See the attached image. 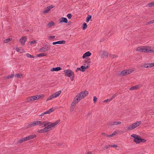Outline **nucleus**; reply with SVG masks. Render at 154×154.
Instances as JSON below:
<instances>
[{
  "label": "nucleus",
  "mask_w": 154,
  "mask_h": 154,
  "mask_svg": "<svg viewBox=\"0 0 154 154\" xmlns=\"http://www.w3.org/2000/svg\"><path fill=\"white\" fill-rule=\"evenodd\" d=\"M88 92L85 91L84 92H81L77 94L75 97V99L77 100V102H79L81 100L88 95Z\"/></svg>",
  "instance_id": "f257e3e1"
},
{
  "label": "nucleus",
  "mask_w": 154,
  "mask_h": 154,
  "mask_svg": "<svg viewBox=\"0 0 154 154\" xmlns=\"http://www.w3.org/2000/svg\"><path fill=\"white\" fill-rule=\"evenodd\" d=\"M141 123V121L137 122L131 125L128 126L126 127V130L128 131L132 130L139 126Z\"/></svg>",
  "instance_id": "f03ea898"
},
{
  "label": "nucleus",
  "mask_w": 154,
  "mask_h": 154,
  "mask_svg": "<svg viewBox=\"0 0 154 154\" xmlns=\"http://www.w3.org/2000/svg\"><path fill=\"white\" fill-rule=\"evenodd\" d=\"M66 75L70 77L71 81L73 80L74 77V74L73 72L70 69H67L64 70Z\"/></svg>",
  "instance_id": "7ed1b4c3"
},
{
  "label": "nucleus",
  "mask_w": 154,
  "mask_h": 154,
  "mask_svg": "<svg viewBox=\"0 0 154 154\" xmlns=\"http://www.w3.org/2000/svg\"><path fill=\"white\" fill-rule=\"evenodd\" d=\"M150 48H151V47L149 46H141L137 48L136 50L137 51L148 53L149 49Z\"/></svg>",
  "instance_id": "20e7f679"
},
{
  "label": "nucleus",
  "mask_w": 154,
  "mask_h": 154,
  "mask_svg": "<svg viewBox=\"0 0 154 154\" xmlns=\"http://www.w3.org/2000/svg\"><path fill=\"white\" fill-rule=\"evenodd\" d=\"M42 123V121H36L33 122H30L27 125V128H29L32 126H34L39 125Z\"/></svg>",
  "instance_id": "39448f33"
},
{
  "label": "nucleus",
  "mask_w": 154,
  "mask_h": 154,
  "mask_svg": "<svg viewBox=\"0 0 154 154\" xmlns=\"http://www.w3.org/2000/svg\"><path fill=\"white\" fill-rule=\"evenodd\" d=\"M60 122V120L59 119L57 120L56 121L52 123L50 122H47V125H49L50 127V128L51 129L52 128L54 127L56 125H57L58 123H59Z\"/></svg>",
  "instance_id": "423d86ee"
},
{
  "label": "nucleus",
  "mask_w": 154,
  "mask_h": 154,
  "mask_svg": "<svg viewBox=\"0 0 154 154\" xmlns=\"http://www.w3.org/2000/svg\"><path fill=\"white\" fill-rule=\"evenodd\" d=\"M50 49V47L48 45H46L40 49L39 50L42 52L48 51Z\"/></svg>",
  "instance_id": "0eeeda50"
},
{
  "label": "nucleus",
  "mask_w": 154,
  "mask_h": 154,
  "mask_svg": "<svg viewBox=\"0 0 154 154\" xmlns=\"http://www.w3.org/2000/svg\"><path fill=\"white\" fill-rule=\"evenodd\" d=\"M146 140L143 139H141L140 136H138V137L136 138L135 140L134 141L136 143H139L141 142H144L146 141Z\"/></svg>",
  "instance_id": "6e6552de"
},
{
  "label": "nucleus",
  "mask_w": 154,
  "mask_h": 154,
  "mask_svg": "<svg viewBox=\"0 0 154 154\" xmlns=\"http://www.w3.org/2000/svg\"><path fill=\"white\" fill-rule=\"evenodd\" d=\"M27 39L25 36H22L20 39L19 42L21 43L22 45H24L25 44V42L26 41Z\"/></svg>",
  "instance_id": "1a4fd4ad"
},
{
  "label": "nucleus",
  "mask_w": 154,
  "mask_h": 154,
  "mask_svg": "<svg viewBox=\"0 0 154 154\" xmlns=\"http://www.w3.org/2000/svg\"><path fill=\"white\" fill-rule=\"evenodd\" d=\"M99 53L100 55L103 57H107L108 56V53L104 51H101Z\"/></svg>",
  "instance_id": "9d476101"
},
{
  "label": "nucleus",
  "mask_w": 154,
  "mask_h": 154,
  "mask_svg": "<svg viewBox=\"0 0 154 154\" xmlns=\"http://www.w3.org/2000/svg\"><path fill=\"white\" fill-rule=\"evenodd\" d=\"M121 123L120 122H111L109 123L108 126H111L113 125H120Z\"/></svg>",
  "instance_id": "9b49d317"
},
{
  "label": "nucleus",
  "mask_w": 154,
  "mask_h": 154,
  "mask_svg": "<svg viewBox=\"0 0 154 154\" xmlns=\"http://www.w3.org/2000/svg\"><path fill=\"white\" fill-rule=\"evenodd\" d=\"M53 8V7L51 5H50L47 7L46 9L43 11L44 14H46L52 8Z\"/></svg>",
  "instance_id": "f8f14e48"
},
{
  "label": "nucleus",
  "mask_w": 154,
  "mask_h": 154,
  "mask_svg": "<svg viewBox=\"0 0 154 154\" xmlns=\"http://www.w3.org/2000/svg\"><path fill=\"white\" fill-rule=\"evenodd\" d=\"M65 43V41L64 40L59 41H58L53 42L52 43L53 45H55L57 44H64Z\"/></svg>",
  "instance_id": "ddd939ff"
},
{
  "label": "nucleus",
  "mask_w": 154,
  "mask_h": 154,
  "mask_svg": "<svg viewBox=\"0 0 154 154\" xmlns=\"http://www.w3.org/2000/svg\"><path fill=\"white\" fill-rule=\"evenodd\" d=\"M141 86L140 85H137L135 86L130 88L129 89L131 91L136 90L140 88L141 87Z\"/></svg>",
  "instance_id": "4468645a"
},
{
  "label": "nucleus",
  "mask_w": 154,
  "mask_h": 154,
  "mask_svg": "<svg viewBox=\"0 0 154 154\" xmlns=\"http://www.w3.org/2000/svg\"><path fill=\"white\" fill-rule=\"evenodd\" d=\"M91 55V53L89 51H88L83 54L82 56L83 58H85L87 57L90 56Z\"/></svg>",
  "instance_id": "2eb2a0df"
},
{
  "label": "nucleus",
  "mask_w": 154,
  "mask_h": 154,
  "mask_svg": "<svg viewBox=\"0 0 154 154\" xmlns=\"http://www.w3.org/2000/svg\"><path fill=\"white\" fill-rule=\"evenodd\" d=\"M61 69L60 67H58L56 68H52L51 70V71H58L60 70Z\"/></svg>",
  "instance_id": "dca6fc26"
},
{
  "label": "nucleus",
  "mask_w": 154,
  "mask_h": 154,
  "mask_svg": "<svg viewBox=\"0 0 154 154\" xmlns=\"http://www.w3.org/2000/svg\"><path fill=\"white\" fill-rule=\"evenodd\" d=\"M61 92V91H59L53 94L54 96L55 97H56L60 94Z\"/></svg>",
  "instance_id": "f3484780"
},
{
  "label": "nucleus",
  "mask_w": 154,
  "mask_h": 154,
  "mask_svg": "<svg viewBox=\"0 0 154 154\" xmlns=\"http://www.w3.org/2000/svg\"><path fill=\"white\" fill-rule=\"evenodd\" d=\"M64 22L65 23H67L68 20L65 17H62L61 19V20L60 23Z\"/></svg>",
  "instance_id": "a211bd4d"
},
{
  "label": "nucleus",
  "mask_w": 154,
  "mask_h": 154,
  "mask_svg": "<svg viewBox=\"0 0 154 154\" xmlns=\"http://www.w3.org/2000/svg\"><path fill=\"white\" fill-rule=\"evenodd\" d=\"M47 121H45L43 122H42V123L39 124V126H41L42 127H43L46 126L47 124Z\"/></svg>",
  "instance_id": "6ab92c4d"
},
{
  "label": "nucleus",
  "mask_w": 154,
  "mask_h": 154,
  "mask_svg": "<svg viewBox=\"0 0 154 154\" xmlns=\"http://www.w3.org/2000/svg\"><path fill=\"white\" fill-rule=\"evenodd\" d=\"M88 67V66H81V71L82 72H84L85 70L87 69Z\"/></svg>",
  "instance_id": "aec40b11"
},
{
  "label": "nucleus",
  "mask_w": 154,
  "mask_h": 154,
  "mask_svg": "<svg viewBox=\"0 0 154 154\" xmlns=\"http://www.w3.org/2000/svg\"><path fill=\"white\" fill-rule=\"evenodd\" d=\"M54 24V23L53 22L51 21L49 23L47 26V27L48 28H50L52 26H53Z\"/></svg>",
  "instance_id": "412c9836"
},
{
  "label": "nucleus",
  "mask_w": 154,
  "mask_h": 154,
  "mask_svg": "<svg viewBox=\"0 0 154 154\" xmlns=\"http://www.w3.org/2000/svg\"><path fill=\"white\" fill-rule=\"evenodd\" d=\"M77 100H76V99H75V97L74 99V100L72 103V104H71V107H73V106H75V105L79 102H77Z\"/></svg>",
  "instance_id": "4be33fe9"
},
{
  "label": "nucleus",
  "mask_w": 154,
  "mask_h": 154,
  "mask_svg": "<svg viewBox=\"0 0 154 154\" xmlns=\"http://www.w3.org/2000/svg\"><path fill=\"white\" fill-rule=\"evenodd\" d=\"M37 132L38 133H43L47 132L45 128H43V129L38 130Z\"/></svg>",
  "instance_id": "5701e85b"
},
{
  "label": "nucleus",
  "mask_w": 154,
  "mask_h": 154,
  "mask_svg": "<svg viewBox=\"0 0 154 154\" xmlns=\"http://www.w3.org/2000/svg\"><path fill=\"white\" fill-rule=\"evenodd\" d=\"M27 137L28 140H29L30 139H32L36 137V135H32L27 136Z\"/></svg>",
  "instance_id": "b1692460"
},
{
  "label": "nucleus",
  "mask_w": 154,
  "mask_h": 154,
  "mask_svg": "<svg viewBox=\"0 0 154 154\" xmlns=\"http://www.w3.org/2000/svg\"><path fill=\"white\" fill-rule=\"evenodd\" d=\"M32 101V99L31 97H27L26 100V102L28 103Z\"/></svg>",
  "instance_id": "393cba45"
},
{
  "label": "nucleus",
  "mask_w": 154,
  "mask_h": 154,
  "mask_svg": "<svg viewBox=\"0 0 154 154\" xmlns=\"http://www.w3.org/2000/svg\"><path fill=\"white\" fill-rule=\"evenodd\" d=\"M16 50L18 52H20V53L23 52H24V51L23 49H22L21 47H19L18 48H17Z\"/></svg>",
  "instance_id": "a878e982"
},
{
  "label": "nucleus",
  "mask_w": 154,
  "mask_h": 154,
  "mask_svg": "<svg viewBox=\"0 0 154 154\" xmlns=\"http://www.w3.org/2000/svg\"><path fill=\"white\" fill-rule=\"evenodd\" d=\"M45 129L47 132L51 129L50 128V126H49V125H46V126H45Z\"/></svg>",
  "instance_id": "bb28decb"
},
{
  "label": "nucleus",
  "mask_w": 154,
  "mask_h": 154,
  "mask_svg": "<svg viewBox=\"0 0 154 154\" xmlns=\"http://www.w3.org/2000/svg\"><path fill=\"white\" fill-rule=\"evenodd\" d=\"M12 40V39L11 38H8L4 40V42L5 43H7L11 41Z\"/></svg>",
  "instance_id": "cd10ccee"
},
{
  "label": "nucleus",
  "mask_w": 154,
  "mask_h": 154,
  "mask_svg": "<svg viewBox=\"0 0 154 154\" xmlns=\"http://www.w3.org/2000/svg\"><path fill=\"white\" fill-rule=\"evenodd\" d=\"M131 137H134V141L139 136L137 134H132L131 135Z\"/></svg>",
  "instance_id": "c85d7f7f"
},
{
  "label": "nucleus",
  "mask_w": 154,
  "mask_h": 154,
  "mask_svg": "<svg viewBox=\"0 0 154 154\" xmlns=\"http://www.w3.org/2000/svg\"><path fill=\"white\" fill-rule=\"evenodd\" d=\"M55 98L53 94L50 96L49 97H48L47 99V101L50 100L52 99L53 98Z\"/></svg>",
  "instance_id": "c756f323"
},
{
  "label": "nucleus",
  "mask_w": 154,
  "mask_h": 154,
  "mask_svg": "<svg viewBox=\"0 0 154 154\" xmlns=\"http://www.w3.org/2000/svg\"><path fill=\"white\" fill-rule=\"evenodd\" d=\"M91 18V16L90 15H88V16L86 17V22L87 23L88 22Z\"/></svg>",
  "instance_id": "7c9ffc66"
},
{
  "label": "nucleus",
  "mask_w": 154,
  "mask_h": 154,
  "mask_svg": "<svg viewBox=\"0 0 154 154\" xmlns=\"http://www.w3.org/2000/svg\"><path fill=\"white\" fill-rule=\"evenodd\" d=\"M14 76V74H11L10 75H8V76H5V79H9V78H13Z\"/></svg>",
  "instance_id": "2f4dec72"
},
{
  "label": "nucleus",
  "mask_w": 154,
  "mask_h": 154,
  "mask_svg": "<svg viewBox=\"0 0 154 154\" xmlns=\"http://www.w3.org/2000/svg\"><path fill=\"white\" fill-rule=\"evenodd\" d=\"M34 97L35 98V100H38V99H40L41 97H42V95H36L34 96Z\"/></svg>",
  "instance_id": "473e14b6"
},
{
  "label": "nucleus",
  "mask_w": 154,
  "mask_h": 154,
  "mask_svg": "<svg viewBox=\"0 0 154 154\" xmlns=\"http://www.w3.org/2000/svg\"><path fill=\"white\" fill-rule=\"evenodd\" d=\"M46 54L45 53H42L38 54L37 56L38 57H42L46 56Z\"/></svg>",
  "instance_id": "72a5a7b5"
},
{
  "label": "nucleus",
  "mask_w": 154,
  "mask_h": 154,
  "mask_svg": "<svg viewBox=\"0 0 154 154\" xmlns=\"http://www.w3.org/2000/svg\"><path fill=\"white\" fill-rule=\"evenodd\" d=\"M15 76L16 77L21 78L22 76V74L21 73H17L16 74Z\"/></svg>",
  "instance_id": "f704fd0d"
},
{
  "label": "nucleus",
  "mask_w": 154,
  "mask_h": 154,
  "mask_svg": "<svg viewBox=\"0 0 154 154\" xmlns=\"http://www.w3.org/2000/svg\"><path fill=\"white\" fill-rule=\"evenodd\" d=\"M121 74L122 75H124L127 74V71L126 70H124L123 71H122L121 72Z\"/></svg>",
  "instance_id": "c9c22d12"
},
{
  "label": "nucleus",
  "mask_w": 154,
  "mask_h": 154,
  "mask_svg": "<svg viewBox=\"0 0 154 154\" xmlns=\"http://www.w3.org/2000/svg\"><path fill=\"white\" fill-rule=\"evenodd\" d=\"M148 53H154V47L152 48V49H149Z\"/></svg>",
  "instance_id": "e433bc0d"
},
{
  "label": "nucleus",
  "mask_w": 154,
  "mask_h": 154,
  "mask_svg": "<svg viewBox=\"0 0 154 154\" xmlns=\"http://www.w3.org/2000/svg\"><path fill=\"white\" fill-rule=\"evenodd\" d=\"M118 94L117 93H115V94H113L112 96V97L110 98V99H111V100H112L115 97H116V96H117Z\"/></svg>",
  "instance_id": "4c0bfd02"
},
{
  "label": "nucleus",
  "mask_w": 154,
  "mask_h": 154,
  "mask_svg": "<svg viewBox=\"0 0 154 154\" xmlns=\"http://www.w3.org/2000/svg\"><path fill=\"white\" fill-rule=\"evenodd\" d=\"M154 66V63H148V68L152 67Z\"/></svg>",
  "instance_id": "58836bf2"
},
{
  "label": "nucleus",
  "mask_w": 154,
  "mask_h": 154,
  "mask_svg": "<svg viewBox=\"0 0 154 154\" xmlns=\"http://www.w3.org/2000/svg\"><path fill=\"white\" fill-rule=\"evenodd\" d=\"M26 55L27 57H28L33 58H34L35 57V56H34L33 55H32L28 53L26 54Z\"/></svg>",
  "instance_id": "ea45409f"
},
{
  "label": "nucleus",
  "mask_w": 154,
  "mask_h": 154,
  "mask_svg": "<svg viewBox=\"0 0 154 154\" xmlns=\"http://www.w3.org/2000/svg\"><path fill=\"white\" fill-rule=\"evenodd\" d=\"M54 110V109L53 108H51L50 109L48 110L47 111L48 113V114L52 112H53Z\"/></svg>",
  "instance_id": "a19ab883"
},
{
  "label": "nucleus",
  "mask_w": 154,
  "mask_h": 154,
  "mask_svg": "<svg viewBox=\"0 0 154 154\" xmlns=\"http://www.w3.org/2000/svg\"><path fill=\"white\" fill-rule=\"evenodd\" d=\"M85 63L89 64L90 63V59L88 58H86L85 60Z\"/></svg>",
  "instance_id": "79ce46f5"
},
{
  "label": "nucleus",
  "mask_w": 154,
  "mask_h": 154,
  "mask_svg": "<svg viewBox=\"0 0 154 154\" xmlns=\"http://www.w3.org/2000/svg\"><path fill=\"white\" fill-rule=\"evenodd\" d=\"M127 71V74H130V73H131L133 72V70L131 69H128L126 70Z\"/></svg>",
  "instance_id": "37998d69"
},
{
  "label": "nucleus",
  "mask_w": 154,
  "mask_h": 154,
  "mask_svg": "<svg viewBox=\"0 0 154 154\" xmlns=\"http://www.w3.org/2000/svg\"><path fill=\"white\" fill-rule=\"evenodd\" d=\"M87 27V24L85 23H84L83 24V29L84 30Z\"/></svg>",
  "instance_id": "c03bdc74"
},
{
  "label": "nucleus",
  "mask_w": 154,
  "mask_h": 154,
  "mask_svg": "<svg viewBox=\"0 0 154 154\" xmlns=\"http://www.w3.org/2000/svg\"><path fill=\"white\" fill-rule=\"evenodd\" d=\"M29 43H30L31 45H33L36 43V41L35 40H33L32 41L29 42Z\"/></svg>",
  "instance_id": "a18cd8bd"
},
{
  "label": "nucleus",
  "mask_w": 154,
  "mask_h": 154,
  "mask_svg": "<svg viewBox=\"0 0 154 154\" xmlns=\"http://www.w3.org/2000/svg\"><path fill=\"white\" fill-rule=\"evenodd\" d=\"M143 66L145 68H148V63H144L143 65Z\"/></svg>",
  "instance_id": "49530a36"
},
{
  "label": "nucleus",
  "mask_w": 154,
  "mask_h": 154,
  "mask_svg": "<svg viewBox=\"0 0 154 154\" xmlns=\"http://www.w3.org/2000/svg\"><path fill=\"white\" fill-rule=\"evenodd\" d=\"M97 97L95 96H94L93 97V101L94 103H95L97 101Z\"/></svg>",
  "instance_id": "de8ad7c7"
},
{
  "label": "nucleus",
  "mask_w": 154,
  "mask_h": 154,
  "mask_svg": "<svg viewBox=\"0 0 154 154\" xmlns=\"http://www.w3.org/2000/svg\"><path fill=\"white\" fill-rule=\"evenodd\" d=\"M48 114V113L47 111L42 113L40 116H43L45 114Z\"/></svg>",
  "instance_id": "09e8293b"
},
{
  "label": "nucleus",
  "mask_w": 154,
  "mask_h": 154,
  "mask_svg": "<svg viewBox=\"0 0 154 154\" xmlns=\"http://www.w3.org/2000/svg\"><path fill=\"white\" fill-rule=\"evenodd\" d=\"M24 141L23 140V138L20 139V140L18 141V142L19 143H22L23 142H24Z\"/></svg>",
  "instance_id": "8fccbe9b"
},
{
  "label": "nucleus",
  "mask_w": 154,
  "mask_h": 154,
  "mask_svg": "<svg viewBox=\"0 0 154 154\" xmlns=\"http://www.w3.org/2000/svg\"><path fill=\"white\" fill-rule=\"evenodd\" d=\"M67 16L68 19H70L72 17V15L71 14H68Z\"/></svg>",
  "instance_id": "3c124183"
},
{
  "label": "nucleus",
  "mask_w": 154,
  "mask_h": 154,
  "mask_svg": "<svg viewBox=\"0 0 154 154\" xmlns=\"http://www.w3.org/2000/svg\"><path fill=\"white\" fill-rule=\"evenodd\" d=\"M111 99H107L106 100H104L103 102H104V103H105V102H109L110 101H111Z\"/></svg>",
  "instance_id": "603ef678"
},
{
  "label": "nucleus",
  "mask_w": 154,
  "mask_h": 154,
  "mask_svg": "<svg viewBox=\"0 0 154 154\" xmlns=\"http://www.w3.org/2000/svg\"><path fill=\"white\" fill-rule=\"evenodd\" d=\"M154 5V2L150 3L149 4V6L151 7Z\"/></svg>",
  "instance_id": "864d4df0"
},
{
  "label": "nucleus",
  "mask_w": 154,
  "mask_h": 154,
  "mask_svg": "<svg viewBox=\"0 0 154 154\" xmlns=\"http://www.w3.org/2000/svg\"><path fill=\"white\" fill-rule=\"evenodd\" d=\"M154 23V20H151V21L147 23V24H149L151 23Z\"/></svg>",
  "instance_id": "5fc2aeb1"
},
{
  "label": "nucleus",
  "mask_w": 154,
  "mask_h": 154,
  "mask_svg": "<svg viewBox=\"0 0 154 154\" xmlns=\"http://www.w3.org/2000/svg\"><path fill=\"white\" fill-rule=\"evenodd\" d=\"M55 37V36H50V37H49V39L50 40H51V39L54 38Z\"/></svg>",
  "instance_id": "6e6d98bb"
},
{
  "label": "nucleus",
  "mask_w": 154,
  "mask_h": 154,
  "mask_svg": "<svg viewBox=\"0 0 154 154\" xmlns=\"http://www.w3.org/2000/svg\"><path fill=\"white\" fill-rule=\"evenodd\" d=\"M111 147H113L114 148H116L118 147V146L117 145H110Z\"/></svg>",
  "instance_id": "4d7b16f0"
},
{
  "label": "nucleus",
  "mask_w": 154,
  "mask_h": 154,
  "mask_svg": "<svg viewBox=\"0 0 154 154\" xmlns=\"http://www.w3.org/2000/svg\"><path fill=\"white\" fill-rule=\"evenodd\" d=\"M28 138L27 137H26L23 138V140H24V141H25L28 140H28Z\"/></svg>",
  "instance_id": "13d9d810"
},
{
  "label": "nucleus",
  "mask_w": 154,
  "mask_h": 154,
  "mask_svg": "<svg viewBox=\"0 0 154 154\" xmlns=\"http://www.w3.org/2000/svg\"><path fill=\"white\" fill-rule=\"evenodd\" d=\"M109 147H111L110 145H108L104 147V149H107Z\"/></svg>",
  "instance_id": "bf43d9fd"
},
{
  "label": "nucleus",
  "mask_w": 154,
  "mask_h": 154,
  "mask_svg": "<svg viewBox=\"0 0 154 154\" xmlns=\"http://www.w3.org/2000/svg\"><path fill=\"white\" fill-rule=\"evenodd\" d=\"M101 134L102 135H104L106 137H108L109 135H108V134H106L105 133L102 132V133Z\"/></svg>",
  "instance_id": "052dcab7"
},
{
  "label": "nucleus",
  "mask_w": 154,
  "mask_h": 154,
  "mask_svg": "<svg viewBox=\"0 0 154 154\" xmlns=\"http://www.w3.org/2000/svg\"><path fill=\"white\" fill-rule=\"evenodd\" d=\"M118 131H114L113 133V134L115 135H116V134L118 133Z\"/></svg>",
  "instance_id": "680f3d73"
},
{
  "label": "nucleus",
  "mask_w": 154,
  "mask_h": 154,
  "mask_svg": "<svg viewBox=\"0 0 154 154\" xmlns=\"http://www.w3.org/2000/svg\"><path fill=\"white\" fill-rule=\"evenodd\" d=\"M114 136V135L113 134H111V135H109V136H108V137H113Z\"/></svg>",
  "instance_id": "e2e57ef3"
},
{
  "label": "nucleus",
  "mask_w": 154,
  "mask_h": 154,
  "mask_svg": "<svg viewBox=\"0 0 154 154\" xmlns=\"http://www.w3.org/2000/svg\"><path fill=\"white\" fill-rule=\"evenodd\" d=\"M73 109H74V107H71V108L70 109V111L72 112L73 111Z\"/></svg>",
  "instance_id": "0e129e2a"
},
{
  "label": "nucleus",
  "mask_w": 154,
  "mask_h": 154,
  "mask_svg": "<svg viewBox=\"0 0 154 154\" xmlns=\"http://www.w3.org/2000/svg\"><path fill=\"white\" fill-rule=\"evenodd\" d=\"M32 97V101H33L35 100V98L34 97V96H32L31 97Z\"/></svg>",
  "instance_id": "69168bd1"
},
{
  "label": "nucleus",
  "mask_w": 154,
  "mask_h": 154,
  "mask_svg": "<svg viewBox=\"0 0 154 154\" xmlns=\"http://www.w3.org/2000/svg\"><path fill=\"white\" fill-rule=\"evenodd\" d=\"M78 70L81 71V68H77L76 70V71L77 72Z\"/></svg>",
  "instance_id": "338daca9"
},
{
  "label": "nucleus",
  "mask_w": 154,
  "mask_h": 154,
  "mask_svg": "<svg viewBox=\"0 0 154 154\" xmlns=\"http://www.w3.org/2000/svg\"><path fill=\"white\" fill-rule=\"evenodd\" d=\"M111 57L112 58H114L115 57H116V56H115L114 55H111Z\"/></svg>",
  "instance_id": "774afa93"
}]
</instances>
